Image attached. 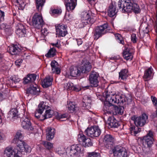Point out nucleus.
Listing matches in <instances>:
<instances>
[{
  "label": "nucleus",
  "mask_w": 157,
  "mask_h": 157,
  "mask_svg": "<svg viewBox=\"0 0 157 157\" xmlns=\"http://www.w3.org/2000/svg\"><path fill=\"white\" fill-rule=\"evenodd\" d=\"M128 76V71L126 69H124L121 70L119 73V78L121 79L124 80Z\"/></svg>",
  "instance_id": "nucleus-36"
},
{
  "label": "nucleus",
  "mask_w": 157,
  "mask_h": 157,
  "mask_svg": "<svg viewBox=\"0 0 157 157\" xmlns=\"http://www.w3.org/2000/svg\"><path fill=\"white\" fill-rule=\"evenodd\" d=\"M147 119L148 116L145 113L143 114L138 117L133 116L132 117V120L134 121L136 126L141 127L146 124Z\"/></svg>",
  "instance_id": "nucleus-8"
},
{
  "label": "nucleus",
  "mask_w": 157,
  "mask_h": 157,
  "mask_svg": "<svg viewBox=\"0 0 157 157\" xmlns=\"http://www.w3.org/2000/svg\"><path fill=\"white\" fill-rule=\"evenodd\" d=\"M128 5L127 7L128 12H130L133 10L136 13H138L140 11L139 6L136 3H132L129 1Z\"/></svg>",
  "instance_id": "nucleus-24"
},
{
  "label": "nucleus",
  "mask_w": 157,
  "mask_h": 157,
  "mask_svg": "<svg viewBox=\"0 0 157 157\" xmlns=\"http://www.w3.org/2000/svg\"><path fill=\"white\" fill-rule=\"evenodd\" d=\"M91 100L89 97L86 96H84L82 101V105L83 107L86 109H88L91 107Z\"/></svg>",
  "instance_id": "nucleus-30"
},
{
  "label": "nucleus",
  "mask_w": 157,
  "mask_h": 157,
  "mask_svg": "<svg viewBox=\"0 0 157 157\" xmlns=\"http://www.w3.org/2000/svg\"><path fill=\"white\" fill-rule=\"evenodd\" d=\"M113 151L115 157H127L128 155L126 149L121 146H115Z\"/></svg>",
  "instance_id": "nucleus-9"
},
{
  "label": "nucleus",
  "mask_w": 157,
  "mask_h": 157,
  "mask_svg": "<svg viewBox=\"0 0 157 157\" xmlns=\"http://www.w3.org/2000/svg\"><path fill=\"white\" fill-rule=\"evenodd\" d=\"M66 9L68 11L72 10L77 4V0H65Z\"/></svg>",
  "instance_id": "nucleus-22"
},
{
  "label": "nucleus",
  "mask_w": 157,
  "mask_h": 157,
  "mask_svg": "<svg viewBox=\"0 0 157 157\" xmlns=\"http://www.w3.org/2000/svg\"><path fill=\"white\" fill-rule=\"evenodd\" d=\"M3 99L2 94L0 93V101H1Z\"/></svg>",
  "instance_id": "nucleus-64"
},
{
  "label": "nucleus",
  "mask_w": 157,
  "mask_h": 157,
  "mask_svg": "<svg viewBox=\"0 0 157 157\" xmlns=\"http://www.w3.org/2000/svg\"><path fill=\"white\" fill-rule=\"evenodd\" d=\"M17 112L15 109H13L10 112V114L12 115V117H14L17 115Z\"/></svg>",
  "instance_id": "nucleus-52"
},
{
  "label": "nucleus",
  "mask_w": 157,
  "mask_h": 157,
  "mask_svg": "<svg viewBox=\"0 0 157 157\" xmlns=\"http://www.w3.org/2000/svg\"><path fill=\"white\" fill-rule=\"evenodd\" d=\"M5 139V136L4 134L0 132V142L3 141Z\"/></svg>",
  "instance_id": "nucleus-56"
},
{
  "label": "nucleus",
  "mask_w": 157,
  "mask_h": 157,
  "mask_svg": "<svg viewBox=\"0 0 157 157\" xmlns=\"http://www.w3.org/2000/svg\"><path fill=\"white\" fill-rule=\"evenodd\" d=\"M23 136L21 131H17L13 140V142L17 144V147L19 149L27 150L29 149V152L30 151V147L27 145L23 140H21Z\"/></svg>",
  "instance_id": "nucleus-3"
},
{
  "label": "nucleus",
  "mask_w": 157,
  "mask_h": 157,
  "mask_svg": "<svg viewBox=\"0 0 157 157\" xmlns=\"http://www.w3.org/2000/svg\"><path fill=\"white\" fill-rule=\"evenodd\" d=\"M45 2V0H36V8L38 11L41 10Z\"/></svg>",
  "instance_id": "nucleus-39"
},
{
  "label": "nucleus",
  "mask_w": 157,
  "mask_h": 157,
  "mask_svg": "<svg viewBox=\"0 0 157 157\" xmlns=\"http://www.w3.org/2000/svg\"><path fill=\"white\" fill-rule=\"evenodd\" d=\"M21 125L25 129L29 131H32L34 128L32 126L30 117L28 115L24 116L21 119Z\"/></svg>",
  "instance_id": "nucleus-10"
},
{
  "label": "nucleus",
  "mask_w": 157,
  "mask_h": 157,
  "mask_svg": "<svg viewBox=\"0 0 157 157\" xmlns=\"http://www.w3.org/2000/svg\"><path fill=\"white\" fill-rule=\"evenodd\" d=\"M130 130L132 135L136 136L140 131V128L133 126L130 128Z\"/></svg>",
  "instance_id": "nucleus-38"
},
{
  "label": "nucleus",
  "mask_w": 157,
  "mask_h": 157,
  "mask_svg": "<svg viewBox=\"0 0 157 157\" xmlns=\"http://www.w3.org/2000/svg\"><path fill=\"white\" fill-rule=\"evenodd\" d=\"M101 131L99 127L96 125L88 127L85 130L84 133L87 136L92 138L98 136Z\"/></svg>",
  "instance_id": "nucleus-6"
},
{
  "label": "nucleus",
  "mask_w": 157,
  "mask_h": 157,
  "mask_svg": "<svg viewBox=\"0 0 157 157\" xmlns=\"http://www.w3.org/2000/svg\"><path fill=\"white\" fill-rule=\"evenodd\" d=\"M109 105H106L105 107L106 108V111L108 112L112 113L115 114L121 115L124 112V108L121 106L118 107L116 105H113L109 103Z\"/></svg>",
  "instance_id": "nucleus-11"
},
{
  "label": "nucleus",
  "mask_w": 157,
  "mask_h": 157,
  "mask_svg": "<svg viewBox=\"0 0 157 157\" xmlns=\"http://www.w3.org/2000/svg\"><path fill=\"white\" fill-rule=\"evenodd\" d=\"M52 44L53 46H55L57 47H59V44L58 43H55V44Z\"/></svg>",
  "instance_id": "nucleus-62"
},
{
  "label": "nucleus",
  "mask_w": 157,
  "mask_h": 157,
  "mask_svg": "<svg viewBox=\"0 0 157 157\" xmlns=\"http://www.w3.org/2000/svg\"><path fill=\"white\" fill-rule=\"evenodd\" d=\"M81 16V21L86 25V24H92L95 22V19L91 18L89 13L86 12H83Z\"/></svg>",
  "instance_id": "nucleus-15"
},
{
  "label": "nucleus",
  "mask_w": 157,
  "mask_h": 157,
  "mask_svg": "<svg viewBox=\"0 0 157 157\" xmlns=\"http://www.w3.org/2000/svg\"><path fill=\"white\" fill-rule=\"evenodd\" d=\"M105 100L113 105H118L123 106V104H128L131 101L130 96L124 95H117L112 92H107L105 93Z\"/></svg>",
  "instance_id": "nucleus-1"
},
{
  "label": "nucleus",
  "mask_w": 157,
  "mask_h": 157,
  "mask_svg": "<svg viewBox=\"0 0 157 157\" xmlns=\"http://www.w3.org/2000/svg\"><path fill=\"white\" fill-rule=\"evenodd\" d=\"M46 149L50 150L53 147V144L47 141H44L42 143Z\"/></svg>",
  "instance_id": "nucleus-43"
},
{
  "label": "nucleus",
  "mask_w": 157,
  "mask_h": 157,
  "mask_svg": "<svg viewBox=\"0 0 157 157\" xmlns=\"http://www.w3.org/2000/svg\"><path fill=\"white\" fill-rule=\"evenodd\" d=\"M124 58L126 60H131L133 58V54L130 52L129 49L126 48L123 52Z\"/></svg>",
  "instance_id": "nucleus-32"
},
{
  "label": "nucleus",
  "mask_w": 157,
  "mask_h": 157,
  "mask_svg": "<svg viewBox=\"0 0 157 157\" xmlns=\"http://www.w3.org/2000/svg\"><path fill=\"white\" fill-rule=\"evenodd\" d=\"M64 89L72 90L76 92H78L80 90V89L75 86H74L73 83L71 82L65 83L64 84Z\"/></svg>",
  "instance_id": "nucleus-29"
},
{
  "label": "nucleus",
  "mask_w": 157,
  "mask_h": 157,
  "mask_svg": "<svg viewBox=\"0 0 157 157\" xmlns=\"http://www.w3.org/2000/svg\"><path fill=\"white\" fill-rule=\"evenodd\" d=\"M115 140V138L112 136L107 134L104 136L103 142L107 148L111 149L114 145Z\"/></svg>",
  "instance_id": "nucleus-12"
},
{
  "label": "nucleus",
  "mask_w": 157,
  "mask_h": 157,
  "mask_svg": "<svg viewBox=\"0 0 157 157\" xmlns=\"http://www.w3.org/2000/svg\"><path fill=\"white\" fill-rule=\"evenodd\" d=\"M62 10L60 9H56L52 10V12L54 14H59L61 13Z\"/></svg>",
  "instance_id": "nucleus-49"
},
{
  "label": "nucleus",
  "mask_w": 157,
  "mask_h": 157,
  "mask_svg": "<svg viewBox=\"0 0 157 157\" xmlns=\"http://www.w3.org/2000/svg\"><path fill=\"white\" fill-rule=\"evenodd\" d=\"M40 114L38 113L37 111H36V113L35 114V116L36 117H37L38 118H39L40 117V115H41Z\"/></svg>",
  "instance_id": "nucleus-60"
},
{
  "label": "nucleus",
  "mask_w": 157,
  "mask_h": 157,
  "mask_svg": "<svg viewBox=\"0 0 157 157\" xmlns=\"http://www.w3.org/2000/svg\"><path fill=\"white\" fill-rule=\"evenodd\" d=\"M53 114V111L52 110H51L49 107L48 109H46L44 115H43L42 116H43L44 119H45L51 117Z\"/></svg>",
  "instance_id": "nucleus-37"
},
{
  "label": "nucleus",
  "mask_w": 157,
  "mask_h": 157,
  "mask_svg": "<svg viewBox=\"0 0 157 157\" xmlns=\"http://www.w3.org/2000/svg\"><path fill=\"white\" fill-rule=\"evenodd\" d=\"M49 108V106L46 105V103L41 102L39 105L38 109H36L37 113L41 115L44 109Z\"/></svg>",
  "instance_id": "nucleus-33"
},
{
  "label": "nucleus",
  "mask_w": 157,
  "mask_h": 157,
  "mask_svg": "<svg viewBox=\"0 0 157 157\" xmlns=\"http://www.w3.org/2000/svg\"><path fill=\"white\" fill-rule=\"evenodd\" d=\"M115 36L116 40L118 42L122 44H124V42L123 37L119 33L115 34Z\"/></svg>",
  "instance_id": "nucleus-42"
},
{
  "label": "nucleus",
  "mask_w": 157,
  "mask_h": 157,
  "mask_svg": "<svg viewBox=\"0 0 157 157\" xmlns=\"http://www.w3.org/2000/svg\"><path fill=\"white\" fill-rule=\"evenodd\" d=\"M56 49L54 48H53L49 50L47 53L46 54L45 56L47 57H52L56 55Z\"/></svg>",
  "instance_id": "nucleus-40"
},
{
  "label": "nucleus",
  "mask_w": 157,
  "mask_h": 157,
  "mask_svg": "<svg viewBox=\"0 0 157 157\" xmlns=\"http://www.w3.org/2000/svg\"><path fill=\"white\" fill-rule=\"evenodd\" d=\"M16 33L19 37L25 36L26 33L25 27L22 24H18L17 26Z\"/></svg>",
  "instance_id": "nucleus-18"
},
{
  "label": "nucleus",
  "mask_w": 157,
  "mask_h": 157,
  "mask_svg": "<svg viewBox=\"0 0 157 157\" xmlns=\"http://www.w3.org/2000/svg\"><path fill=\"white\" fill-rule=\"evenodd\" d=\"M56 150L58 153L60 155L64 154L65 152H66L65 150L63 147H59L56 148Z\"/></svg>",
  "instance_id": "nucleus-46"
},
{
  "label": "nucleus",
  "mask_w": 157,
  "mask_h": 157,
  "mask_svg": "<svg viewBox=\"0 0 157 157\" xmlns=\"http://www.w3.org/2000/svg\"><path fill=\"white\" fill-rule=\"evenodd\" d=\"M99 76V74L95 72H92L91 73L89 77V80L92 86L97 87L98 86Z\"/></svg>",
  "instance_id": "nucleus-16"
},
{
  "label": "nucleus",
  "mask_w": 157,
  "mask_h": 157,
  "mask_svg": "<svg viewBox=\"0 0 157 157\" xmlns=\"http://www.w3.org/2000/svg\"><path fill=\"white\" fill-rule=\"evenodd\" d=\"M151 98L153 105H156L157 103L156 98L153 96H151Z\"/></svg>",
  "instance_id": "nucleus-53"
},
{
  "label": "nucleus",
  "mask_w": 157,
  "mask_h": 157,
  "mask_svg": "<svg viewBox=\"0 0 157 157\" xmlns=\"http://www.w3.org/2000/svg\"><path fill=\"white\" fill-rule=\"evenodd\" d=\"M73 18V16L72 14L70 13H66L65 16V18L66 20L71 21Z\"/></svg>",
  "instance_id": "nucleus-48"
},
{
  "label": "nucleus",
  "mask_w": 157,
  "mask_h": 157,
  "mask_svg": "<svg viewBox=\"0 0 157 157\" xmlns=\"http://www.w3.org/2000/svg\"><path fill=\"white\" fill-rule=\"evenodd\" d=\"M117 12L116 7L114 6L111 5L109 7L108 14L109 16L112 17L116 15Z\"/></svg>",
  "instance_id": "nucleus-34"
},
{
  "label": "nucleus",
  "mask_w": 157,
  "mask_h": 157,
  "mask_svg": "<svg viewBox=\"0 0 157 157\" xmlns=\"http://www.w3.org/2000/svg\"><path fill=\"white\" fill-rule=\"evenodd\" d=\"M78 140L85 147L91 146L93 144L91 140L82 133L78 135Z\"/></svg>",
  "instance_id": "nucleus-13"
},
{
  "label": "nucleus",
  "mask_w": 157,
  "mask_h": 157,
  "mask_svg": "<svg viewBox=\"0 0 157 157\" xmlns=\"http://www.w3.org/2000/svg\"><path fill=\"white\" fill-rule=\"evenodd\" d=\"M27 94L33 95H38L40 93V90L38 86L36 84L31 86L28 88L26 91Z\"/></svg>",
  "instance_id": "nucleus-21"
},
{
  "label": "nucleus",
  "mask_w": 157,
  "mask_h": 157,
  "mask_svg": "<svg viewBox=\"0 0 157 157\" xmlns=\"http://www.w3.org/2000/svg\"><path fill=\"white\" fill-rule=\"evenodd\" d=\"M53 78L52 77L48 76L42 82V85L44 88L48 87L51 85Z\"/></svg>",
  "instance_id": "nucleus-27"
},
{
  "label": "nucleus",
  "mask_w": 157,
  "mask_h": 157,
  "mask_svg": "<svg viewBox=\"0 0 157 157\" xmlns=\"http://www.w3.org/2000/svg\"><path fill=\"white\" fill-rule=\"evenodd\" d=\"M83 65L81 67L80 69L82 73L89 72L92 68L91 63L87 60L84 61L82 63Z\"/></svg>",
  "instance_id": "nucleus-23"
},
{
  "label": "nucleus",
  "mask_w": 157,
  "mask_h": 157,
  "mask_svg": "<svg viewBox=\"0 0 157 157\" xmlns=\"http://www.w3.org/2000/svg\"><path fill=\"white\" fill-rule=\"evenodd\" d=\"M106 124L109 128H117L119 125L118 122L113 116L109 117Z\"/></svg>",
  "instance_id": "nucleus-19"
},
{
  "label": "nucleus",
  "mask_w": 157,
  "mask_h": 157,
  "mask_svg": "<svg viewBox=\"0 0 157 157\" xmlns=\"http://www.w3.org/2000/svg\"><path fill=\"white\" fill-rule=\"evenodd\" d=\"M22 62V60L21 59H19L17 60L15 62V64L16 66L19 67Z\"/></svg>",
  "instance_id": "nucleus-55"
},
{
  "label": "nucleus",
  "mask_w": 157,
  "mask_h": 157,
  "mask_svg": "<svg viewBox=\"0 0 157 157\" xmlns=\"http://www.w3.org/2000/svg\"><path fill=\"white\" fill-rule=\"evenodd\" d=\"M83 150V147L81 144H77L68 147L65 151L67 155L78 157L79 155L82 152Z\"/></svg>",
  "instance_id": "nucleus-4"
},
{
  "label": "nucleus",
  "mask_w": 157,
  "mask_h": 157,
  "mask_svg": "<svg viewBox=\"0 0 157 157\" xmlns=\"http://www.w3.org/2000/svg\"><path fill=\"white\" fill-rule=\"evenodd\" d=\"M4 12L0 10V21L4 20Z\"/></svg>",
  "instance_id": "nucleus-54"
},
{
  "label": "nucleus",
  "mask_w": 157,
  "mask_h": 157,
  "mask_svg": "<svg viewBox=\"0 0 157 157\" xmlns=\"http://www.w3.org/2000/svg\"><path fill=\"white\" fill-rule=\"evenodd\" d=\"M153 69L151 67H149L145 71L143 78L145 81L151 79L153 76Z\"/></svg>",
  "instance_id": "nucleus-26"
},
{
  "label": "nucleus",
  "mask_w": 157,
  "mask_h": 157,
  "mask_svg": "<svg viewBox=\"0 0 157 157\" xmlns=\"http://www.w3.org/2000/svg\"><path fill=\"white\" fill-rule=\"evenodd\" d=\"M88 157H101L99 153L93 152L88 153Z\"/></svg>",
  "instance_id": "nucleus-45"
},
{
  "label": "nucleus",
  "mask_w": 157,
  "mask_h": 157,
  "mask_svg": "<svg viewBox=\"0 0 157 157\" xmlns=\"http://www.w3.org/2000/svg\"><path fill=\"white\" fill-rule=\"evenodd\" d=\"M55 133V129L54 128L49 127L46 130V139L48 140H52Z\"/></svg>",
  "instance_id": "nucleus-25"
},
{
  "label": "nucleus",
  "mask_w": 157,
  "mask_h": 157,
  "mask_svg": "<svg viewBox=\"0 0 157 157\" xmlns=\"http://www.w3.org/2000/svg\"><path fill=\"white\" fill-rule=\"evenodd\" d=\"M67 107L68 110L71 112H73L75 110V103L70 102L68 104Z\"/></svg>",
  "instance_id": "nucleus-41"
},
{
  "label": "nucleus",
  "mask_w": 157,
  "mask_h": 157,
  "mask_svg": "<svg viewBox=\"0 0 157 157\" xmlns=\"http://www.w3.org/2000/svg\"><path fill=\"white\" fill-rule=\"evenodd\" d=\"M57 64L58 63L55 61H52L51 63L52 72L58 74L60 73V71L58 67Z\"/></svg>",
  "instance_id": "nucleus-35"
},
{
  "label": "nucleus",
  "mask_w": 157,
  "mask_h": 157,
  "mask_svg": "<svg viewBox=\"0 0 157 157\" xmlns=\"http://www.w3.org/2000/svg\"><path fill=\"white\" fill-rule=\"evenodd\" d=\"M56 34L59 36H64L67 33L65 25H57L56 26Z\"/></svg>",
  "instance_id": "nucleus-17"
},
{
  "label": "nucleus",
  "mask_w": 157,
  "mask_h": 157,
  "mask_svg": "<svg viewBox=\"0 0 157 157\" xmlns=\"http://www.w3.org/2000/svg\"><path fill=\"white\" fill-rule=\"evenodd\" d=\"M27 76L31 82H34L36 78V75L34 74L28 75Z\"/></svg>",
  "instance_id": "nucleus-47"
},
{
  "label": "nucleus",
  "mask_w": 157,
  "mask_h": 157,
  "mask_svg": "<svg viewBox=\"0 0 157 157\" xmlns=\"http://www.w3.org/2000/svg\"><path fill=\"white\" fill-rule=\"evenodd\" d=\"M67 117V115L66 114H63L59 116V117L60 119L66 118Z\"/></svg>",
  "instance_id": "nucleus-59"
},
{
  "label": "nucleus",
  "mask_w": 157,
  "mask_h": 157,
  "mask_svg": "<svg viewBox=\"0 0 157 157\" xmlns=\"http://www.w3.org/2000/svg\"><path fill=\"white\" fill-rule=\"evenodd\" d=\"M16 2L17 3H19L20 6H21V7H22L23 6H24L25 4L24 3H20L19 2H18V0H16Z\"/></svg>",
  "instance_id": "nucleus-61"
},
{
  "label": "nucleus",
  "mask_w": 157,
  "mask_h": 157,
  "mask_svg": "<svg viewBox=\"0 0 157 157\" xmlns=\"http://www.w3.org/2000/svg\"><path fill=\"white\" fill-rule=\"evenodd\" d=\"M31 82L30 81L29 79L28 78V76H27L26 78H24V81L23 82L24 84H26Z\"/></svg>",
  "instance_id": "nucleus-57"
},
{
  "label": "nucleus",
  "mask_w": 157,
  "mask_h": 157,
  "mask_svg": "<svg viewBox=\"0 0 157 157\" xmlns=\"http://www.w3.org/2000/svg\"><path fill=\"white\" fill-rule=\"evenodd\" d=\"M32 23L33 26L37 29H40L44 25L42 17L40 14L36 13L33 17Z\"/></svg>",
  "instance_id": "nucleus-7"
},
{
  "label": "nucleus",
  "mask_w": 157,
  "mask_h": 157,
  "mask_svg": "<svg viewBox=\"0 0 157 157\" xmlns=\"http://www.w3.org/2000/svg\"><path fill=\"white\" fill-rule=\"evenodd\" d=\"M153 133L151 131H149L147 135L144 136L142 140L143 145L145 146L147 145V147H151L153 143Z\"/></svg>",
  "instance_id": "nucleus-14"
},
{
  "label": "nucleus",
  "mask_w": 157,
  "mask_h": 157,
  "mask_svg": "<svg viewBox=\"0 0 157 157\" xmlns=\"http://www.w3.org/2000/svg\"><path fill=\"white\" fill-rule=\"evenodd\" d=\"M43 28V26L42 28H40L42 29L41 30V33L42 35L45 36L46 35L47 33V30L46 28L44 27Z\"/></svg>",
  "instance_id": "nucleus-50"
},
{
  "label": "nucleus",
  "mask_w": 157,
  "mask_h": 157,
  "mask_svg": "<svg viewBox=\"0 0 157 157\" xmlns=\"http://www.w3.org/2000/svg\"><path fill=\"white\" fill-rule=\"evenodd\" d=\"M71 75L73 77H76L79 75L81 72L77 67L72 66L70 68Z\"/></svg>",
  "instance_id": "nucleus-31"
},
{
  "label": "nucleus",
  "mask_w": 157,
  "mask_h": 157,
  "mask_svg": "<svg viewBox=\"0 0 157 157\" xmlns=\"http://www.w3.org/2000/svg\"><path fill=\"white\" fill-rule=\"evenodd\" d=\"M136 35L135 34L133 33L131 36V40L133 43H136Z\"/></svg>",
  "instance_id": "nucleus-51"
},
{
  "label": "nucleus",
  "mask_w": 157,
  "mask_h": 157,
  "mask_svg": "<svg viewBox=\"0 0 157 157\" xmlns=\"http://www.w3.org/2000/svg\"><path fill=\"white\" fill-rule=\"evenodd\" d=\"M108 25L107 23L96 27L94 35V39L97 40L102 35L108 32Z\"/></svg>",
  "instance_id": "nucleus-5"
},
{
  "label": "nucleus",
  "mask_w": 157,
  "mask_h": 157,
  "mask_svg": "<svg viewBox=\"0 0 157 157\" xmlns=\"http://www.w3.org/2000/svg\"><path fill=\"white\" fill-rule=\"evenodd\" d=\"M144 32L145 33L147 34L148 32V30L147 27L146 28V29L144 30Z\"/></svg>",
  "instance_id": "nucleus-63"
},
{
  "label": "nucleus",
  "mask_w": 157,
  "mask_h": 157,
  "mask_svg": "<svg viewBox=\"0 0 157 157\" xmlns=\"http://www.w3.org/2000/svg\"><path fill=\"white\" fill-rule=\"evenodd\" d=\"M7 50L11 54L15 55L20 52L21 49L19 48L18 45H13V46L8 47Z\"/></svg>",
  "instance_id": "nucleus-28"
},
{
  "label": "nucleus",
  "mask_w": 157,
  "mask_h": 157,
  "mask_svg": "<svg viewBox=\"0 0 157 157\" xmlns=\"http://www.w3.org/2000/svg\"><path fill=\"white\" fill-rule=\"evenodd\" d=\"M26 150L19 149L18 147L13 149L12 147H8L4 150L3 154L6 157H21L22 155L29 152V149Z\"/></svg>",
  "instance_id": "nucleus-2"
},
{
  "label": "nucleus",
  "mask_w": 157,
  "mask_h": 157,
  "mask_svg": "<svg viewBox=\"0 0 157 157\" xmlns=\"http://www.w3.org/2000/svg\"><path fill=\"white\" fill-rule=\"evenodd\" d=\"M75 40L76 41L77 45L78 46L82 44V41L81 39H75Z\"/></svg>",
  "instance_id": "nucleus-58"
},
{
  "label": "nucleus",
  "mask_w": 157,
  "mask_h": 157,
  "mask_svg": "<svg viewBox=\"0 0 157 157\" xmlns=\"http://www.w3.org/2000/svg\"><path fill=\"white\" fill-rule=\"evenodd\" d=\"M20 80V78H19L18 76H14L10 78V81L16 84L17 83L19 82Z\"/></svg>",
  "instance_id": "nucleus-44"
},
{
  "label": "nucleus",
  "mask_w": 157,
  "mask_h": 157,
  "mask_svg": "<svg viewBox=\"0 0 157 157\" xmlns=\"http://www.w3.org/2000/svg\"><path fill=\"white\" fill-rule=\"evenodd\" d=\"M130 0H119L118 2V7L123 12H127V7L129 4Z\"/></svg>",
  "instance_id": "nucleus-20"
}]
</instances>
